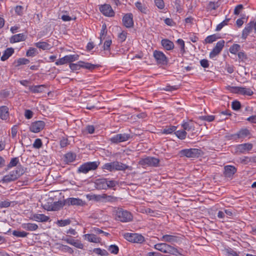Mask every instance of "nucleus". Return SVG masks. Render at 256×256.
I'll use <instances>...</instances> for the list:
<instances>
[{"instance_id": "nucleus-1", "label": "nucleus", "mask_w": 256, "mask_h": 256, "mask_svg": "<svg viewBox=\"0 0 256 256\" xmlns=\"http://www.w3.org/2000/svg\"><path fill=\"white\" fill-rule=\"evenodd\" d=\"M154 248L164 254H170L176 256L180 254L177 248L166 243L156 244L154 246Z\"/></svg>"}, {"instance_id": "nucleus-2", "label": "nucleus", "mask_w": 256, "mask_h": 256, "mask_svg": "<svg viewBox=\"0 0 256 256\" xmlns=\"http://www.w3.org/2000/svg\"><path fill=\"white\" fill-rule=\"evenodd\" d=\"M116 219L123 222H129L132 220V214L126 210L122 208H118L116 210Z\"/></svg>"}, {"instance_id": "nucleus-3", "label": "nucleus", "mask_w": 256, "mask_h": 256, "mask_svg": "<svg viewBox=\"0 0 256 256\" xmlns=\"http://www.w3.org/2000/svg\"><path fill=\"white\" fill-rule=\"evenodd\" d=\"M202 152L198 148L184 149L180 151L179 154L181 157L198 158L202 154Z\"/></svg>"}, {"instance_id": "nucleus-4", "label": "nucleus", "mask_w": 256, "mask_h": 256, "mask_svg": "<svg viewBox=\"0 0 256 256\" xmlns=\"http://www.w3.org/2000/svg\"><path fill=\"white\" fill-rule=\"evenodd\" d=\"M99 164L100 162H85L78 168V172L87 174L90 170H96L98 168Z\"/></svg>"}, {"instance_id": "nucleus-5", "label": "nucleus", "mask_w": 256, "mask_h": 256, "mask_svg": "<svg viewBox=\"0 0 256 256\" xmlns=\"http://www.w3.org/2000/svg\"><path fill=\"white\" fill-rule=\"evenodd\" d=\"M24 172L23 169L18 168L16 170L11 172L8 174L4 176L2 180L4 182H9L14 181L22 176Z\"/></svg>"}, {"instance_id": "nucleus-6", "label": "nucleus", "mask_w": 256, "mask_h": 256, "mask_svg": "<svg viewBox=\"0 0 256 256\" xmlns=\"http://www.w3.org/2000/svg\"><path fill=\"white\" fill-rule=\"evenodd\" d=\"M160 160L152 156H147L145 158H142L138 162L139 164L144 166H158Z\"/></svg>"}, {"instance_id": "nucleus-7", "label": "nucleus", "mask_w": 256, "mask_h": 256, "mask_svg": "<svg viewBox=\"0 0 256 256\" xmlns=\"http://www.w3.org/2000/svg\"><path fill=\"white\" fill-rule=\"evenodd\" d=\"M124 238L127 240L132 242L142 243L144 240V238L142 234L136 233L126 234Z\"/></svg>"}, {"instance_id": "nucleus-8", "label": "nucleus", "mask_w": 256, "mask_h": 256, "mask_svg": "<svg viewBox=\"0 0 256 256\" xmlns=\"http://www.w3.org/2000/svg\"><path fill=\"white\" fill-rule=\"evenodd\" d=\"M78 54L67 55L58 60L55 63L56 66L62 65L68 62H71L78 60Z\"/></svg>"}, {"instance_id": "nucleus-9", "label": "nucleus", "mask_w": 256, "mask_h": 256, "mask_svg": "<svg viewBox=\"0 0 256 256\" xmlns=\"http://www.w3.org/2000/svg\"><path fill=\"white\" fill-rule=\"evenodd\" d=\"M230 91L236 94L242 95H246L248 96H252L254 94L253 91L250 88L239 86L230 87Z\"/></svg>"}, {"instance_id": "nucleus-10", "label": "nucleus", "mask_w": 256, "mask_h": 256, "mask_svg": "<svg viewBox=\"0 0 256 256\" xmlns=\"http://www.w3.org/2000/svg\"><path fill=\"white\" fill-rule=\"evenodd\" d=\"M46 126L44 121L38 120L32 122L30 126V130L34 133H38L42 130Z\"/></svg>"}, {"instance_id": "nucleus-11", "label": "nucleus", "mask_w": 256, "mask_h": 256, "mask_svg": "<svg viewBox=\"0 0 256 256\" xmlns=\"http://www.w3.org/2000/svg\"><path fill=\"white\" fill-rule=\"evenodd\" d=\"M130 135L126 134H116L110 138L112 142L117 144L128 140L130 138Z\"/></svg>"}, {"instance_id": "nucleus-12", "label": "nucleus", "mask_w": 256, "mask_h": 256, "mask_svg": "<svg viewBox=\"0 0 256 256\" xmlns=\"http://www.w3.org/2000/svg\"><path fill=\"white\" fill-rule=\"evenodd\" d=\"M224 40H220L218 41L216 44V46L214 48L210 54V58H214L218 55L224 46Z\"/></svg>"}, {"instance_id": "nucleus-13", "label": "nucleus", "mask_w": 256, "mask_h": 256, "mask_svg": "<svg viewBox=\"0 0 256 256\" xmlns=\"http://www.w3.org/2000/svg\"><path fill=\"white\" fill-rule=\"evenodd\" d=\"M154 56L158 64H164L168 62L166 56L162 52L154 50Z\"/></svg>"}, {"instance_id": "nucleus-14", "label": "nucleus", "mask_w": 256, "mask_h": 256, "mask_svg": "<svg viewBox=\"0 0 256 256\" xmlns=\"http://www.w3.org/2000/svg\"><path fill=\"white\" fill-rule=\"evenodd\" d=\"M100 10L101 12L106 16H113L114 15V12L112 10L111 6L108 4H104L100 6Z\"/></svg>"}, {"instance_id": "nucleus-15", "label": "nucleus", "mask_w": 256, "mask_h": 256, "mask_svg": "<svg viewBox=\"0 0 256 256\" xmlns=\"http://www.w3.org/2000/svg\"><path fill=\"white\" fill-rule=\"evenodd\" d=\"M65 200V204L66 206H82L84 204V202L82 200L79 198H69Z\"/></svg>"}, {"instance_id": "nucleus-16", "label": "nucleus", "mask_w": 256, "mask_h": 256, "mask_svg": "<svg viewBox=\"0 0 256 256\" xmlns=\"http://www.w3.org/2000/svg\"><path fill=\"white\" fill-rule=\"evenodd\" d=\"M160 240L166 242H169L173 244L174 243L178 242L180 240V238L176 236L164 234L161 238Z\"/></svg>"}, {"instance_id": "nucleus-17", "label": "nucleus", "mask_w": 256, "mask_h": 256, "mask_svg": "<svg viewBox=\"0 0 256 256\" xmlns=\"http://www.w3.org/2000/svg\"><path fill=\"white\" fill-rule=\"evenodd\" d=\"M124 25L126 28H131L134 26L133 16L132 14H127L122 18Z\"/></svg>"}, {"instance_id": "nucleus-18", "label": "nucleus", "mask_w": 256, "mask_h": 256, "mask_svg": "<svg viewBox=\"0 0 256 256\" xmlns=\"http://www.w3.org/2000/svg\"><path fill=\"white\" fill-rule=\"evenodd\" d=\"M224 174L225 177L232 178L234 174L236 172V168L232 166H226L224 167Z\"/></svg>"}, {"instance_id": "nucleus-19", "label": "nucleus", "mask_w": 256, "mask_h": 256, "mask_svg": "<svg viewBox=\"0 0 256 256\" xmlns=\"http://www.w3.org/2000/svg\"><path fill=\"white\" fill-rule=\"evenodd\" d=\"M64 206H66L65 204V200L63 201H58L54 202V204H52L47 208L48 210L51 211H57L62 208Z\"/></svg>"}, {"instance_id": "nucleus-20", "label": "nucleus", "mask_w": 256, "mask_h": 256, "mask_svg": "<svg viewBox=\"0 0 256 256\" xmlns=\"http://www.w3.org/2000/svg\"><path fill=\"white\" fill-rule=\"evenodd\" d=\"M30 220L38 222H46L50 218L44 214H34L30 217Z\"/></svg>"}, {"instance_id": "nucleus-21", "label": "nucleus", "mask_w": 256, "mask_h": 256, "mask_svg": "<svg viewBox=\"0 0 256 256\" xmlns=\"http://www.w3.org/2000/svg\"><path fill=\"white\" fill-rule=\"evenodd\" d=\"M250 134V132L247 129H242L240 130L237 134H232L230 138L236 140L238 138L246 137Z\"/></svg>"}, {"instance_id": "nucleus-22", "label": "nucleus", "mask_w": 256, "mask_h": 256, "mask_svg": "<svg viewBox=\"0 0 256 256\" xmlns=\"http://www.w3.org/2000/svg\"><path fill=\"white\" fill-rule=\"evenodd\" d=\"M9 118V108L8 106H0V118L7 120Z\"/></svg>"}, {"instance_id": "nucleus-23", "label": "nucleus", "mask_w": 256, "mask_h": 256, "mask_svg": "<svg viewBox=\"0 0 256 256\" xmlns=\"http://www.w3.org/2000/svg\"><path fill=\"white\" fill-rule=\"evenodd\" d=\"M114 162V170H122L124 171L128 169L130 170H132V168L131 166H128L126 164H124L122 162L115 161Z\"/></svg>"}, {"instance_id": "nucleus-24", "label": "nucleus", "mask_w": 256, "mask_h": 256, "mask_svg": "<svg viewBox=\"0 0 256 256\" xmlns=\"http://www.w3.org/2000/svg\"><path fill=\"white\" fill-rule=\"evenodd\" d=\"M26 36L24 34H19L12 36L10 39L12 44L25 40Z\"/></svg>"}, {"instance_id": "nucleus-25", "label": "nucleus", "mask_w": 256, "mask_h": 256, "mask_svg": "<svg viewBox=\"0 0 256 256\" xmlns=\"http://www.w3.org/2000/svg\"><path fill=\"white\" fill-rule=\"evenodd\" d=\"M46 86L44 84L29 86V90L33 94L41 93L44 90Z\"/></svg>"}, {"instance_id": "nucleus-26", "label": "nucleus", "mask_w": 256, "mask_h": 256, "mask_svg": "<svg viewBox=\"0 0 256 256\" xmlns=\"http://www.w3.org/2000/svg\"><path fill=\"white\" fill-rule=\"evenodd\" d=\"M96 187L98 190H106L107 183L106 178H101L96 180Z\"/></svg>"}, {"instance_id": "nucleus-27", "label": "nucleus", "mask_w": 256, "mask_h": 256, "mask_svg": "<svg viewBox=\"0 0 256 256\" xmlns=\"http://www.w3.org/2000/svg\"><path fill=\"white\" fill-rule=\"evenodd\" d=\"M252 148V144L246 143L244 144H239L237 146V150L240 153H244L246 150H250Z\"/></svg>"}, {"instance_id": "nucleus-28", "label": "nucleus", "mask_w": 256, "mask_h": 256, "mask_svg": "<svg viewBox=\"0 0 256 256\" xmlns=\"http://www.w3.org/2000/svg\"><path fill=\"white\" fill-rule=\"evenodd\" d=\"M161 44L162 46L168 50H172L174 48V43L168 39L162 40Z\"/></svg>"}, {"instance_id": "nucleus-29", "label": "nucleus", "mask_w": 256, "mask_h": 256, "mask_svg": "<svg viewBox=\"0 0 256 256\" xmlns=\"http://www.w3.org/2000/svg\"><path fill=\"white\" fill-rule=\"evenodd\" d=\"M14 52V48H6L2 56L0 59L2 61H4L8 59L9 57H10Z\"/></svg>"}, {"instance_id": "nucleus-30", "label": "nucleus", "mask_w": 256, "mask_h": 256, "mask_svg": "<svg viewBox=\"0 0 256 256\" xmlns=\"http://www.w3.org/2000/svg\"><path fill=\"white\" fill-rule=\"evenodd\" d=\"M22 226L24 229L29 231H34L38 228V226L36 224L25 223Z\"/></svg>"}, {"instance_id": "nucleus-31", "label": "nucleus", "mask_w": 256, "mask_h": 256, "mask_svg": "<svg viewBox=\"0 0 256 256\" xmlns=\"http://www.w3.org/2000/svg\"><path fill=\"white\" fill-rule=\"evenodd\" d=\"M85 238L86 239L88 242L98 243L100 242V238H98L96 235L94 234H86L84 235Z\"/></svg>"}, {"instance_id": "nucleus-32", "label": "nucleus", "mask_w": 256, "mask_h": 256, "mask_svg": "<svg viewBox=\"0 0 256 256\" xmlns=\"http://www.w3.org/2000/svg\"><path fill=\"white\" fill-rule=\"evenodd\" d=\"M64 161L67 163L72 162H74L76 158L75 154L71 152L66 153L64 156Z\"/></svg>"}, {"instance_id": "nucleus-33", "label": "nucleus", "mask_w": 256, "mask_h": 256, "mask_svg": "<svg viewBox=\"0 0 256 256\" xmlns=\"http://www.w3.org/2000/svg\"><path fill=\"white\" fill-rule=\"evenodd\" d=\"M30 62V60L26 58H20L15 60L14 62V65L15 67H18L22 64H27Z\"/></svg>"}, {"instance_id": "nucleus-34", "label": "nucleus", "mask_w": 256, "mask_h": 256, "mask_svg": "<svg viewBox=\"0 0 256 256\" xmlns=\"http://www.w3.org/2000/svg\"><path fill=\"white\" fill-rule=\"evenodd\" d=\"M81 64V67L89 70H93L98 67V65L92 64L89 62H86L82 61H80V64Z\"/></svg>"}, {"instance_id": "nucleus-35", "label": "nucleus", "mask_w": 256, "mask_h": 256, "mask_svg": "<svg viewBox=\"0 0 256 256\" xmlns=\"http://www.w3.org/2000/svg\"><path fill=\"white\" fill-rule=\"evenodd\" d=\"M219 6L220 4L218 2H210L208 4L206 8L208 11H212V10H216Z\"/></svg>"}, {"instance_id": "nucleus-36", "label": "nucleus", "mask_w": 256, "mask_h": 256, "mask_svg": "<svg viewBox=\"0 0 256 256\" xmlns=\"http://www.w3.org/2000/svg\"><path fill=\"white\" fill-rule=\"evenodd\" d=\"M35 46L40 49L43 50H49L50 48V46L46 42H38L35 44Z\"/></svg>"}, {"instance_id": "nucleus-37", "label": "nucleus", "mask_w": 256, "mask_h": 256, "mask_svg": "<svg viewBox=\"0 0 256 256\" xmlns=\"http://www.w3.org/2000/svg\"><path fill=\"white\" fill-rule=\"evenodd\" d=\"M182 126L184 130L186 132L194 130V126L193 124L191 122H183L182 124Z\"/></svg>"}, {"instance_id": "nucleus-38", "label": "nucleus", "mask_w": 256, "mask_h": 256, "mask_svg": "<svg viewBox=\"0 0 256 256\" xmlns=\"http://www.w3.org/2000/svg\"><path fill=\"white\" fill-rule=\"evenodd\" d=\"M177 127L174 126H166L162 131V134H171L173 132H176Z\"/></svg>"}, {"instance_id": "nucleus-39", "label": "nucleus", "mask_w": 256, "mask_h": 256, "mask_svg": "<svg viewBox=\"0 0 256 256\" xmlns=\"http://www.w3.org/2000/svg\"><path fill=\"white\" fill-rule=\"evenodd\" d=\"M102 168L108 170L110 172L114 170V162L110 163H106L103 165Z\"/></svg>"}, {"instance_id": "nucleus-40", "label": "nucleus", "mask_w": 256, "mask_h": 256, "mask_svg": "<svg viewBox=\"0 0 256 256\" xmlns=\"http://www.w3.org/2000/svg\"><path fill=\"white\" fill-rule=\"evenodd\" d=\"M117 200V198L112 196H108L106 194H104L103 202H114Z\"/></svg>"}, {"instance_id": "nucleus-41", "label": "nucleus", "mask_w": 256, "mask_h": 256, "mask_svg": "<svg viewBox=\"0 0 256 256\" xmlns=\"http://www.w3.org/2000/svg\"><path fill=\"white\" fill-rule=\"evenodd\" d=\"M240 44H234L230 47L229 51L231 54H236L240 50Z\"/></svg>"}, {"instance_id": "nucleus-42", "label": "nucleus", "mask_w": 256, "mask_h": 256, "mask_svg": "<svg viewBox=\"0 0 256 256\" xmlns=\"http://www.w3.org/2000/svg\"><path fill=\"white\" fill-rule=\"evenodd\" d=\"M92 252L94 253L102 256H106L108 254V252L106 250H102L100 248H95L93 250Z\"/></svg>"}, {"instance_id": "nucleus-43", "label": "nucleus", "mask_w": 256, "mask_h": 256, "mask_svg": "<svg viewBox=\"0 0 256 256\" xmlns=\"http://www.w3.org/2000/svg\"><path fill=\"white\" fill-rule=\"evenodd\" d=\"M135 5H136V8L140 11L142 12L144 14H146V12H147V9H146V6L144 4H142L140 2H136L135 4Z\"/></svg>"}, {"instance_id": "nucleus-44", "label": "nucleus", "mask_w": 256, "mask_h": 256, "mask_svg": "<svg viewBox=\"0 0 256 256\" xmlns=\"http://www.w3.org/2000/svg\"><path fill=\"white\" fill-rule=\"evenodd\" d=\"M176 136L180 140H184L186 136V132L184 130H178L174 132Z\"/></svg>"}, {"instance_id": "nucleus-45", "label": "nucleus", "mask_w": 256, "mask_h": 256, "mask_svg": "<svg viewBox=\"0 0 256 256\" xmlns=\"http://www.w3.org/2000/svg\"><path fill=\"white\" fill-rule=\"evenodd\" d=\"M38 54L37 50L36 48H30L26 52L27 56H34Z\"/></svg>"}, {"instance_id": "nucleus-46", "label": "nucleus", "mask_w": 256, "mask_h": 256, "mask_svg": "<svg viewBox=\"0 0 256 256\" xmlns=\"http://www.w3.org/2000/svg\"><path fill=\"white\" fill-rule=\"evenodd\" d=\"M70 223L71 220L70 219L58 220L56 222L57 224L60 226H65Z\"/></svg>"}, {"instance_id": "nucleus-47", "label": "nucleus", "mask_w": 256, "mask_h": 256, "mask_svg": "<svg viewBox=\"0 0 256 256\" xmlns=\"http://www.w3.org/2000/svg\"><path fill=\"white\" fill-rule=\"evenodd\" d=\"M12 234L16 237L24 238L28 236V233L24 231L14 230L12 232Z\"/></svg>"}, {"instance_id": "nucleus-48", "label": "nucleus", "mask_w": 256, "mask_h": 256, "mask_svg": "<svg viewBox=\"0 0 256 256\" xmlns=\"http://www.w3.org/2000/svg\"><path fill=\"white\" fill-rule=\"evenodd\" d=\"M108 250L110 252L111 254H116L118 252L119 248L115 244H112L109 246Z\"/></svg>"}, {"instance_id": "nucleus-49", "label": "nucleus", "mask_w": 256, "mask_h": 256, "mask_svg": "<svg viewBox=\"0 0 256 256\" xmlns=\"http://www.w3.org/2000/svg\"><path fill=\"white\" fill-rule=\"evenodd\" d=\"M218 38L216 34H212L208 36L204 40V42L207 44H211L216 41Z\"/></svg>"}, {"instance_id": "nucleus-50", "label": "nucleus", "mask_w": 256, "mask_h": 256, "mask_svg": "<svg viewBox=\"0 0 256 256\" xmlns=\"http://www.w3.org/2000/svg\"><path fill=\"white\" fill-rule=\"evenodd\" d=\"M107 33V30H106V24H104L102 26V30H100V44H102V36L104 35H106Z\"/></svg>"}, {"instance_id": "nucleus-51", "label": "nucleus", "mask_w": 256, "mask_h": 256, "mask_svg": "<svg viewBox=\"0 0 256 256\" xmlns=\"http://www.w3.org/2000/svg\"><path fill=\"white\" fill-rule=\"evenodd\" d=\"M214 116H202L199 117V119L202 120H206L208 122H211L214 120Z\"/></svg>"}, {"instance_id": "nucleus-52", "label": "nucleus", "mask_w": 256, "mask_h": 256, "mask_svg": "<svg viewBox=\"0 0 256 256\" xmlns=\"http://www.w3.org/2000/svg\"><path fill=\"white\" fill-rule=\"evenodd\" d=\"M241 107V104L239 101L234 100L232 102V108L234 110H238Z\"/></svg>"}, {"instance_id": "nucleus-53", "label": "nucleus", "mask_w": 256, "mask_h": 256, "mask_svg": "<svg viewBox=\"0 0 256 256\" xmlns=\"http://www.w3.org/2000/svg\"><path fill=\"white\" fill-rule=\"evenodd\" d=\"M81 66H82L81 64H80V61H79L76 64L71 63L70 64V68L73 71L80 70L82 68Z\"/></svg>"}, {"instance_id": "nucleus-54", "label": "nucleus", "mask_w": 256, "mask_h": 256, "mask_svg": "<svg viewBox=\"0 0 256 256\" xmlns=\"http://www.w3.org/2000/svg\"><path fill=\"white\" fill-rule=\"evenodd\" d=\"M42 144L41 140L40 138H36L34 140L32 146L34 148L38 149L42 146Z\"/></svg>"}, {"instance_id": "nucleus-55", "label": "nucleus", "mask_w": 256, "mask_h": 256, "mask_svg": "<svg viewBox=\"0 0 256 256\" xmlns=\"http://www.w3.org/2000/svg\"><path fill=\"white\" fill-rule=\"evenodd\" d=\"M127 34L128 33L126 32L122 31L118 34V39L121 42H124L126 40Z\"/></svg>"}, {"instance_id": "nucleus-56", "label": "nucleus", "mask_w": 256, "mask_h": 256, "mask_svg": "<svg viewBox=\"0 0 256 256\" xmlns=\"http://www.w3.org/2000/svg\"><path fill=\"white\" fill-rule=\"evenodd\" d=\"M156 6L160 9H163L164 7V4L163 0H154Z\"/></svg>"}, {"instance_id": "nucleus-57", "label": "nucleus", "mask_w": 256, "mask_h": 256, "mask_svg": "<svg viewBox=\"0 0 256 256\" xmlns=\"http://www.w3.org/2000/svg\"><path fill=\"white\" fill-rule=\"evenodd\" d=\"M92 200H94L96 202H103L104 194H94L92 196Z\"/></svg>"}, {"instance_id": "nucleus-58", "label": "nucleus", "mask_w": 256, "mask_h": 256, "mask_svg": "<svg viewBox=\"0 0 256 256\" xmlns=\"http://www.w3.org/2000/svg\"><path fill=\"white\" fill-rule=\"evenodd\" d=\"M18 162V158H12L9 164H8V168H12L14 166H16Z\"/></svg>"}, {"instance_id": "nucleus-59", "label": "nucleus", "mask_w": 256, "mask_h": 256, "mask_svg": "<svg viewBox=\"0 0 256 256\" xmlns=\"http://www.w3.org/2000/svg\"><path fill=\"white\" fill-rule=\"evenodd\" d=\"M24 7L21 6H17L15 8V12L18 16H22L23 14Z\"/></svg>"}, {"instance_id": "nucleus-60", "label": "nucleus", "mask_w": 256, "mask_h": 256, "mask_svg": "<svg viewBox=\"0 0 256 256\" xmlns=\"http://www.w3.org/2000/svg\"><path fill=\"white\" fill-rule=\"evenodd\" d=\"M238 58L240 61H244L247 59V56L246 54L243 52H240L238 54Z\"/></svg>"}, {"instance_id": "nucleus-61", "label": "nucleus", "mask_w": 256, "mask_h": 256, "mask_svg": "<svg viewBox=\"0 0 256 256\" xmlns=\"http://www.w3.org/2000/svg\"><path fill=\"white\" fill-rule=\"evenodd\" d=\"M106 183H107L106 188H114L117 184V182L116 181L112 180H106Z\"/></svg>"}, {"instance_id": "nucleus-62", "label": "nucleus", "mask_w": 256, "mask_h": 256, "mask_svg": "<svg viewBox=\"0 0 256 256\" xmlns=\"http://www.w3.org/2000/svg\"><path fill=\"white\" fill-rule=\"evenodd\" d=\"M10 203L8 200L0 201V208H8L10 206Z\"/></svg>"}, {"instance_id": "nucleus-63", "label": "nucleus", "mask_w": 256, "mask_h": 256, "mask_svg": "<svg viewBox=\"0 0 256 256\" xmlns=\"http://www.w3.org/2000/svg\"><path fill=\"white\" fill-rule=\"evenodd\" d=\"M243 8V6L241 4L237 5L234 10V14L238 15L240 14V10Z\"/></svg>"}, {"instance_id": "nucleus-64", "label": "nucleus", "mask_w": 256, "mask_h": 256, "mask_svg": "<svg viewBox=\"0 0 256 256\" xmlns=\"http://www.w3.org/2000/svg\"><path fill=\"white\" fill-rule=\"evenodd\" d=\"M24 116L27 119H30L33 116V112L30 110H26L24 112Z\"/></svg>"}]
</instances>
